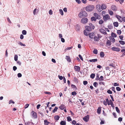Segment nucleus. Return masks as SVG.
Returning a JSON list of instances; mask_svg holds the SVG:
<instances>
[{"mask_svg":"<svg viewBox=\"0 0 125 125\" xmlns=\"http://www.w3.org/2000/svg\"><path fill=\"white\" fill-rule=\"evenodd\" d=\"M22 33L23 35H25L27 34V31L25 30H23L22 31Z\"/></svg>","mask_w":125,"mask_h":125,"instance_id":"c03bdc74","label":"nucleus"},{"mask_svg":"<svg viewBox=\"0 0 125 125\" xmlns=\"http://www.w3.org/2000/svg\"><path fill=\"white\" fill-rule=\"evenodd\" d=\"M108 28L110 29H111L113 28V26L111 25H108Z\"/></svg>","mask_w":125,"mask_h":125,"instance_id":"0e129e2a","label":"nucleus"},{"mask_svg":"<svg viewBox=\"0 0 125 125\" xmlns=\"http://www.w3.org/2000/svg\"><path fill=\"white\" fill-rule=\"evenodd\" d=\"M60 124L61 125H66V122L64 121H62L61 122Z\"/></svg>","mask_w":125,"mask_h":125,"instance_id":"7c9ffc66","label":"nucleus"},{"mask_svg":"<svg viewBox=\"0 0 125 125\" xmlns=\"http://www.w3.org/2000/svg\"><path fill=\"white\" fill-rule=\"evenodd\" d=\"M17 76L19 78L21 77L22 76V74L21 73H19L17 74Z\"/></svg>","mask_w":125,"mask_h":125,"instance_id":"052dcab7","label":"nucleus"},{"mask_svg":"<svg viewBox=\"0 0 125 125\" xmlns=\"http://www.w3.org/2000/svg\"><path fill=\"white\" fill-rule=\"evenodd\" d=\"M96 80H99V78L98 75L97 74L96 75V77L95 79Z\"/></svg>","mask_w":125,"mask_h":125,"instance_id":"6e6d98bb","label":"nucleus"},{"mask_svg":"<svg viewBox=\"0 0 125 125\" xmlns=\"http://www.w3.org/2000/svg\"><path fill=\"white\" fill-rule=\"evenodd\" d=\"M121 52H123L124 55H125V50L122 49L121 50Z\"/></svg>","mask_w":125,"mask_h":125,"instance_id":"774afa93","label":"nucleus"},{"mask_svg":"<svg viewBox=\"0 0 125 125\" xmlns=\"http://www.w3.org/2000/svg\"><path fill=\"white\" fill-rule=\"evenodd\" d=\"M88 71V69H87L86 68H84L83 69L84 73H85L86 74H87V71Z\"/></svg>","mask_w":125,"mask_h":125,"instance_id":"2f4dec72","label":"nucleus"},{"mask_svg":"<svg viewBox=\"0 0 125 125\" xmlns=\"http://www.w3.org/2000/svg\"><path fill=\"white\" fill-rule=\"evenodd\" d=\"M116 89L117 91H120L121 90V88L119 87H116Z\"/></svg>","mask_w":125,"mask_h":125,"instance_id":"864d4df0","label":"nucleus"},{"mask_svg":"<svg viewBox=\"0 0 125 125\" xmlns=\"http://www.w3.org/2000/svg\"><path fill=\"white\" fill-rule=\"evenodd\" d=\"M44 124L45 125H48L50 123L47 121V120L46 119L44 121Z\"/></svg>","mask_w":125,"mask_h":125,"instance_id":"412c9836","label":"nucleus"},{"mask_svg":"<svg viewBox=\"0 0 125 125\" xmlns=\"http://www.w3.org/2000/svg\"><path fill=\"white\" fill-rule=\"evenodd\" d=\"M11 103H12L13 104H14L15 103V102H14L12 100H11L9 101V104H10Z\"/></svg>","mask_w":125,"mask_h":125,"instance_id":"09e8293b","label":"nucleus"},{"mask_svg":"<svg viewBox=\"0 0 125 125\" xmlns=\"http://www.w3.org/2000/svg\"><path fill=\"white\" fill-rule=\"evenodd\" d=\"M25 125H31V123L29 121L26 122L25 123Z\"/></svg>","mask_w":125,"mask_h":125,"instance_id":"37998d69","label":"nucleus"},{"mask_svg":"<svg viewBox=\"0 0 125 125\" xmlns=\"http://www.w3.org/2000/svg\"><path fill=\"white\" fill-rule=\"evenodd\" d=\"M110 18V16L108 14L106 15L105 16L103 17L104 20V21H106L107 20H108Z\"/></svg>","mask_w":125,"mask_h":125,"instance_id":"0eeeda50","label":"nucleus"},{"mask_svg":"<svg viewBox=\"0 0 125 125\" xmlns=\"http://www.w3.org/2000/svg\"><path fill=\"white\" fill-rule=\"evenodd\" d=\"M59 12L61 14V15H63V12L62 9L59 10Z\"/></svg>","mask_w":125,"mask_h":125,"instance_id":"de8ad7c7","label":"nucleus"},{"mask_svg":"<svg viewBox=\"0 0 125 125\" xmlns=\"http://www.w3.org/2000/svg\"><path fill=\"white\" fill-rule=\"evenodd\" d=\"M89 26L92 29H94V26L92 23H90L89 24Z\"/></svg>","mask_w":125,"mask_h":125,"instance_id":"aec40b11","label":"nucleus"},{"mask_svg":"<svg viewBox=\"0 0 125 125\" xmlns=\"http://www.w3.org/2000/svg\"><path fill=\"white\" fill-rule=\"evenodd\" d=\"M58 77L60 80H62L63 78V77L62 76L59 75L58 76Z\"/></svg>","mask_w":125,"mask_h":125,"instance_id":"680f3d73","label":"nucleus"},{"mask_svg":"<svg viewBox=\"0 0 125 125\" xmlns=\"http://www.w3.org/2000/svg\"><path fill=\"white\" fill-rule=\"evenodd\" d=\"M89 115H87L86 116L83 117V120L85 122H87L89 120Z\"/></svg>","mask_w":125,"mask_h":125,"instance_id":"423d86ee","label":"nucleus"},{"mask_svg":"<svg viewBox=\"0 0 125 125\" xmlns=\"http://www.w3.org/2000/svg\"><path fill=\"white\" fill-rule=\"evenodd\" d=\"M73 81H74L76 83H78V80L76 77H74L73 78Z\"/></svg>","mask_w":125,"mask_h":125,"instance_id":"72a5a7b5","label":"nucleus"},{"mask_svg":"<svg viewBox=\"0 0 125 125\" xmlns=\"http://www.w3.org/2000/svg\"><path fill=\"white\" fill-rule=\"evenodd\" d=\"M67 120L68 121L70 122V121H72V119L70 117L68 116L67 117Z\"/></svg>","mask_w":125,"mask_h":125,"instance_id":"a18cd8bd","label":"nucleus"},{"mask_svg":"<svg viewBox=\"0 0 125 125\" xmlns=\"http://www.w3.org/2000/svg\"><path fill=\"white\" fill-rule=\"evenodd\" d=\"M99 31L101 33L103 34L104 35L107 34V32L105 31V30L103 29H100Z\"/></svg>","mask_w":125,"mask_h":125,"instance_id":"f8f14e48","label":"nucleus"},{"mask_svg":"<svg viewBox=\"0 0 125 125\" xmlns=\"http://www.w3.org/2000/svg\"><path fill=\"white\" fill-rule=\"evenodd\" d=\"M103 22H104V21L102 20H100L99 21V24H102Z\"/></svg>","mask_w":125,"mask_h":125,"instance_id":"3c124183","label":"nucleus"},{"mask_svg":"<svg viewBox=\"0 0 125 125\" xmlns=\"http://www.w3.org/2000/svg\"><path fill=\"white\" fill-rule=\"evenodd\" d=\"M101 8L102 9V10L106 9V4H103L101 5Z\"/></svg>","mask_w":125,"mask_h":125,"instance_id":"f3484780","label":"nucleus"},{"mask_svg":"<svg viewBox=\"0 0 125 125\" xmlns=\"http://www.w3.org/2000/svg\"><path fill=\"white\" fill-rule=\"evenodd\" d=\"M18 56L17 55L15 54L14 55V59L15 61H17L18 60Z\"/></svg>","mask_w":125,"mask_h":125,"instance_id":"f704fd0d","label":"nucleus"},{"mask_svg":"<svg viewBox=\"0 0 125 125\" xmlns=\"http://www.w3.org/2000/svg\"><path fill=\"white\" fill-rule=\"evenodd\" d=\"M95 76V74L94 73H93L91 74L90 76V77L91 78L93 79L94 77Z\"/></svg>","mask_w":125,"mask_h":125,"instance_id":"e433bc0d","label":"nucleus"},{"mask_svg":"<svg viewBox=\"0 0 125 125\" xmlns=\"http://www.w3.org/2000/svg\"><path fill=\"white\" fill-rule=\"evenodd\" d=\"M117 18V19L118 20V21H120V22H122V18L119 15H116L115 16Z\"/></svg>","mask_w":125,"mask_h":125,"instance_id":"dca6fc26","label":"nucleus"},{"mask_svg":"<svg viewBox=\"0 0 125 125\" xmlns=\"http://www.w3.org/2000/svg\"><path fill=\"white\" fill-rule=\"evenodd\" d=\"M100 55L101 57H104V53L103 52H101L100 53Z\"/></svg>","mask_w":125,"mask_h":125,"instance_id":"b1692460","label":"nucleus"},{"mask_svg":"<svg viewBox=\"0 0 125 125\" xmlns=\"http://www.w3.org/2000/svg\"><path fill=\"white\" fill-rule=\"evenodd\" d=\"M75 70V71L79 72L80 70V67L78 66H75L74 67Z\"/></svg>","mask_w":125,"mask_h":125,"instance_id":"ddd939ff","label":"nucleus"},{"mask_svg":"<svg viewBox=\"0 0 125 125\" xmlns=\"http://www.w3.org/2000/svg\"><path fill=\"white\" fill-rule=\"evenodd\" d=\"M77 93L75 91H74L72 92V94L73 95H75Z\"/></svg>","mask_w":125,"mask_h":125,"instance_id":"603ef678","label":"nucleus"},{"mask_svg":"<svg viewBox=\"0 0 125 125\" xmlns=\"http://www.w3.org/2000/svg\"><path fill=\"white\" fill-rule=\"evenodd\" d=\"M58 109V108L57 107H55L52 111V112L53 113H55V112H56Z\"/></svg>","mask_w":125,"mask_h":125,"instance_id":"ea45409f","label":"nucleus"},{"mask_svg":"<svg viewBox=\"0 0 125 125\" xmlns=\"http://www.w3.org/2000/svg\"><path fill=\"white\" fill-rule=\"evenodd\" d=\"M112 90L115 93H116V91L115 90V87H112L111 88Z\"/></svg>","mask_w":125,"mask_h":125,"instance_id":"bf43d9fd","label":"nucleus"},{"mask_svg":"<svg viewBox=\"0 0 125 125\" xmlns=\"http://www.w3.org/2000/svg\"><path fill=\"white\" fill-rule=\"evenodd\" d=\"M101 107H99L97 109V113L99 114H100L101 113Z\"/></svg>","mask_w":125,"mask_h":125,"instance_id":"c85d7f7f","label":"nucleus"},{"mask_svg":"<svg viewBox=\"0 0 125 125\" xmlns=\"http://www.w3.org/2000/svg\"><path fill=\"white\" fill-rule=\"evenodd\" d=\"M88 21V19L85 17H84L81 20V22L83 24H85Z\"/></svg>","mask_w":125,"mask_h":125,"instance_id":"7ed1b4c3","label":"nucleus"},{"mask_svg":"<svg viewBox=\"0 0 125 125\" xmlns=\"http://www.w3.org/2000/svg\"><path fill=\"white\" fill-rule=\"evenodd\" d=\"M96 19L94 17H92L91 18V20L92 21H95L96 20Z\"/></svg>","mask_w":125,"mask_h":125,"instance_id":"c9c22d12","label":"nucleus"},{"mask_svg":"<svg viewBox=\"0 0 125 125\" xmlns=\"http://www.w3.org/2000/svg\"><path fill=\"white\" fill-rule=\"evenodd\" d=\"M87 31L86 30H84L83 31V33L85 35L87 36L88 35H89V34H88V32H87Z\"/></svg>","mask_w":125,"mask_h":125,"instance_id":"c756f323","label":"nucleus"},{"mask_svg":"<svg viewBox=\"0 0 125 125\" xmlns=\"http://www.w3.org/2000/svg\"><path fill=\"white\" fill-rule=\"evenodd\" d=\"M95 35V34L94 33L92 32L89 34V37L91 39H93Z\"/></svg>","mask_w":125,"mask_h":125,"instance_id":"1a4fd4ad","label":"nucleus"},{"mask_svg":"<svg viewBox=\"0 0 125 125\" xmlns=\"http://www.w3.org/2000/svg\"><path fill=\"white\" fill-rule=\"evenodd\" d=\"M85 28L86 29V30L88 32L91 31L92 30L91 29V28L90 27L88 26H85Z\"/></svg>","mask_w":125,"mask_h":125,"instance_id":"4468645a","label":"nucleus"},{"mask_svg":"<svg viewBox=\"0 0 125 125\" xmlns=\"http://www.w3.org/2000/svg\"><path fill=\"white\" fill-rule=\"evenodd\" d=\"M109 102H110V104L114 108L115 106H114V105L113 103V102L111 100H109Z\"/></svg>","mask_w":125,"mask_h":125,"instance_id":"393cba45","label":"nucleus"},{"mask_svg":"<svg viewBox=\"0 0 125 125\" xmlns=\"http://www.w3.org/2000/svg\"><path fill=\"white\" fill-rule=\"evenodd\" d=\"M66 107L63 104H62L59 107V108L61 110H63Z\"/></svg>","mask_w":125,"mask_h":125,"instance_id":"a211bd4d","label":"nucleus"},{"mask_svg":"<svg viewBox=\"0 0 125 125\" xmlns=\"http://www.w3.org/2000/svg\"><path fill=\"white\" fill-rule=\"evenodd\" d=\"M31 114L33 117L34 118H37V114L36 112L32 111L31 113Z\"/></svg>","mask_w":125,"mask_h":125,"instance_id":"39448f33","label":"nucleus"},{"mask_svg":"<svg viewBox=\"0 0 125 125\" xmlns=\"http://www.w3.org/2000/svg\"><path fill=\"white\" fill-rule=\"evenodd\" d=\"M117 33L118 35H120L121 33V31L120 30H117Z\"/></svg>","mask_w":125,"mask_h":125,"instance_id":"8fccbe9b","label":"nucleus"},{"mask_svg":"<svg viewBox=\"0 0 125 125\" xmlns=\"http://www.w3.org/2000/svg\"><path fill=\"white\" fill-rule=\"evenodd\" d=\"M94 15L95 17L97 19H101L100 16L96 13H95L94 14Z\"/></svg>","mask_w":125,"mask_h":125,"instance_id":"9d476101","label":"nucleus"},{"mask_svg":"<svg viewBox=\"0 0 125 125\" xmlns=\"http://www.w3.org/2000/svg\"><path fill=\"white\" fill-rule=\"evenodd\" d=\"M115 108L116 112L119 114L120 112L118 107H116Z\"/></svg>","mask_w":125,"mask_h":125,"instance_id":"49530a36","label":"nucleus"},{"mask_svg":"<svg viewBox=\"0 0 125 125\" xmlns=\"http://www.w3.org/2000/svg\"><path fill=\"white\" fill-rule=\"evenodd\" d=\"M65 59H66L67 61L70 62H71V60L70 57L69 56H66Z\"/></svg>","mask_w":125,"mask_h":125,"instance_id":"6ab92c4d","label":"nucleus"},{"mask_svg":"<svg viewBox=\"0 0 125 125\" xmlns=\"http://www.w3.org/2000/svg\"><path fill=\"white\" fill-rule=\"evenodd\" d=\"M94 8L93 5H89L87 6L85 8L86 10L87 11H91L93 10Z\"/></svg>","mask_w":125,"mask_h":125,"instance_id":"f03ea898","label":"nucleus"},{"mask_svg":"<svg viewBox=\"0 0 125 125\" xmlns=\"http://www.w3.org/2000/svg\"><path fill=\"white\" fill-rule=\"evenodd\" d=\"M101 6L99 4H98L96 5V9L98 11L100 12L102 11V10L101 8Z\"/></svg>","mask_w":125,"mask_h":125,"instance_id":"20e7f679","label":"nucleus"},{"mask_svg":"<svg viewBox=\"0 0 125 125\" xmlns=\"http://www.w3.org/2000/svg\"><path fill=\"white\" fill-rule=\"evenodd\" d=\"M71 86L72 88L74 89L75 90H77V88L75 85L72 84L71 85Z\"/></svg>","mask_w":125,"mask_h":125,"instance_id":"4be33fe9","label":"nucleus"},{"mask_svg":"<svg viewBox=\"0 0 125 125\" xmlns=\"http://www.w3.org/2000/svg\"><path fill=\"white\" fill-rule=\"evenodd\" d=\"M111 36L112 37H114L115 38H116V37L117 36L116 34L114 33L113 32H112L111 33Z\"/></svg>","mask_w":125,"mask_h":125,"instance_id":"473e14b6","label":"nucleus"},{"mask_svg":"<svg viewBox=\"0 0 125 125\" xmlns=\"http://www.w3.org/2000/svg\"><path fill=\"white\" fill-rule=\"evenodd\" d=\"M113 25L115 27H117L118 26V23L117 22H115L113 23Z\"/></svg>","mask_w":125,"mask_h":125,"instance_id":"5701e85b","label":"nucleus"},{"mask_svg":"<svg viewBox=\"0 0 125 125\" xmlns=\"http://www.w3.org/2000/svg\"><path fill=\"white\" fill-rule=\"evenodd\" d=\"M97 59H94L91 60H90L89 61V62H97Z\"/></svg>","mask_w":125,"mask_h":125,"instance_id":"a878e982","label":"nucleus"},{"mask_svg":"<svg viewBox=\"0 0 125 125\" xmlns=\"http://www.w3.org/2000/svg\"><path fill=\"white\" fill-rule=\"evenodd\" d=\"M60 118V117L58 115L55 116L54 117V119L57 121L59 120Z\"/></svg>","mask_w":125,"mask_h":125,"instance_id":"cd10ccee","label":"nucleus"},{"mask_svg":"<svg viewBox=\"0 0 125 125\" xmlns=\"http://www.w3.org/2000/svg\"><path fill=\"white\" fill-rule=\"evenodd\" d=\"M114 84H113V85L114 86H118L119 85V83H114Z\"/></svg>","mask_w":125,"mask_h":125,"instance_id":"4d7b16f0","label":"nucleus"},{"mask_svg":"<svg viewBox=\"0 0 125 125\" xmlns=\"http://www.w3.org/2000/svg\"><path fill=\"white\" fill-rule=\"evenodd\" d=\"M106 45L108 46H110L111 45V42L109 40H108L106 43Z\"/></svg>","mask_w":125,"mask_h":125,"instance_id":"bb28decb","label":"nucleus"},{"mask_svg":"<svg viewBox=\"0 0 125 125\" xmlns=\"http://www.w3.org/2000/svg\"><path fill=\"white\" fill-rule=\"evenodd\" d=\"M111 8L113 10L116 11L117 10V7L115 5L112 6Z\"/></svg>","mask_w":125,"mask_h":125,"instance_id":"2eb2a0df","label":"nucleus"},{"mask_svg":"<svg viewBox=\"0 0 125 125\" xmlns=\"http://www.w3.org/2000/svg\"><path fill=\"white\" fill-rule=\"evenodd\" d=\"M17 68V67L15 66H14L13 67V70L14 71H15L16 70Z\"/></svg>","mask_w":125,"mask_h":125,"instance_id":"338daca9","label":"nucleus"},{"mask_svg":"<svg viewBox=\"0 0 125 125\" xmlns=\"http://www.w3.org/2000/svg\"><path fill=\"white\" fill-rule=\"evenodd\" d=\"M83 84L84 85H85L88 83V82L87 81H84L83 82Z\"/></svg>","mask_w":125,"mask_h":125,"instance_id":"e2e57ef3","label":"nucleus"},{"mask_svg":"<svg viewBox=\"0 0 125 125\" xmlns=\"http://www.w3.org/2000/svg\"><path fill=\"white\" fill-rule=\"evenodd\" d=\"M111 49L113 51L116 52H119L120 51V48L118 47H113L111 48Z\"/></svg>","mask_w":125,"mask_h":125,"instance_id":"9b49d317","label":"nucleus"},{"mask_svg":"<svg viewBox=\"0 0 125 125\" xmlns=\"http://www.w3.org/2000/svg\"><path fill=\"white\" fill-rule=\"evenodd\" d=\"M78 56L80 58L81 60L83 61V57L80 54H79L78 55Z\"/></svg>","mask_w":125,"mask_h":125,"instance_id":"69168bd1","label":"nucleus"},{"mask_svg":"<svg viewBox=\"0 0 125 125\" xmlns=\"http://www.w3.org/2000/svg\"><path fill=\"white\" fill-rule=\"evenodd\" d=\"M75 1L78 4H80L81 2L80 0H75Z\"/></svg>","mask_w":125,"mask_h":125,"instance_id":"13d9d810","label":"nucleus"},{"mask_svg":"<svg viewBox=\"0 0 125 125\" xmlns=\"http://www.w3.org/2000/svg\"><path fill=\"white\" fill-rule=\"evenodd\" d=\"M100 38V37H99V34H98V37L96 36L95 35L94 36L93 38L94 39V41L95 42H98L99 41V39Z\"/></svg>","mask_w":125,"mask_h":125,"instance_id":"6e6552de","label":"nucleus"},{"mask_svg":"<svg viewBox=\"0 0 125 125\" xmlns=\"http://www.w3.org/2000/svg\"><path fill=\"white\" fill-rule=\"evenodd\" d=\"M119 42L120 44L122 45L124 44L125 43V42H124L122 41H119Z\"/></svg>","mask_w":125,"mask_h":125,"instance_id":"a19ab883","label":"nucleus"},{"mask_svg":"<svg viewBox=\"0 0 125 125\" xmlns=\"http://www.w3.org/2000/svg\"><path fill=\"white\" fill-rule=\"evenodd\" d=\"M110 39L113 43L115 41V39L114 38H110Z\"/></svg>","mask_w":125,"mask_h":125,"instance_id":"58836bf2","label":"nucleus"},{"mask_svg":"<svg viewBox=\"0 0 125 125\" xmlns=\"http://www.w3.org/2000/svg\"><path fill=\"white\" fill-rule=\"evenodd\" d=\"M94 86L96 87L98 85V84L97 82H95L93 83Z\"/></svg>","mask_w":125,"mask_h":125,"instance_id":"79ce46f5","label":"nucleus"},{"mask_svg":"<svg viewBox=\"0 0 125 125\" xmlns=\"http://www.w3.org/2000/svg\"><path fill=\"white\" fill-rule=\"evenodd\" d=\"M107 92L109 94H112V92L110 90H109L107 91Z\"/></svg>","mask_w":125,"mask_h":125,"instance_id":"5fc2aeb1","label":"nucleus"},{"mask_svg":"<svg viewBox=\"0 0 125 125\" xmlns=\"http://www.w3.org/2000/svg\"><path fill=\"white\" fill-rule=\"evenodd\" d=\"M93 52L94 54H97L98 53L97 50L96 49H95L93 51Z\"/></svg>","mask_w":125,"mask_h":125,"instance_id":"4c0bfd02","label":"nucleus"},{"mask_svg":"<svg viewBox=\"0 0 125 125\" xmlns=\"http://www.w3.org/2000/svg\"><path fill=\"white\" fill-rule=\"evenodd\" d=\"M88 14L87 12L85 11H81L78 14V16L80 18H82L87 17Z\"/></svg>","mask_w":125,"mask_h":125,"instance_id":"f257e3e1","label":"nucleus"}]
</instances>
